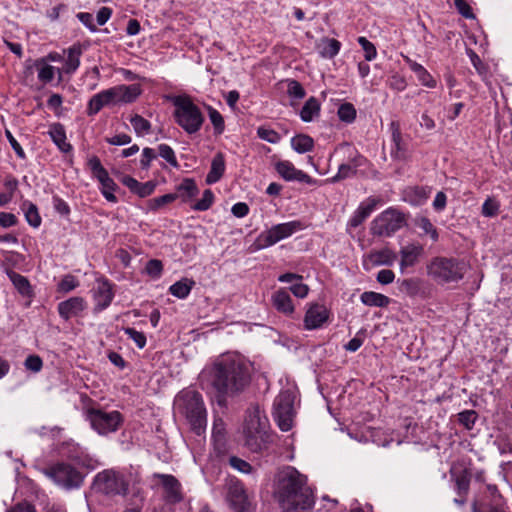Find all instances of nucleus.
<instances>
[{"instance_id":"f257e3e1","label":"nucleus","mask_w":512,"mask_h":512,"mask_svg":"<svg viewBox=\"0 0 512 512\" xmlns=\"http://www.w3.org/2000/svg\"><path fill=\"white\" fill-rule=\"evenodd\" d=\"M273 497L282 512H306L315 503L314 492L306 475L293 466H284L273 480Z\"/></svg>"},{"instance_id":"f03ea898","label":"nucleus","mask_w":512,"mask_h":512,"mask_svg":"<svg viewBox=\"0 0 512 512\" xmlns=\"http://www.w3.org/2000/svg\"><path fill=\"white\" fill-rule=\"evenodd\" d=\"M201 377L215 390L219 403L226 396L242 392L251 380L249 366L231 354L218 357L212 366L203 370Z\"/></svg>"},{"instance_id":"7ed1b4c3","label":"nucleus","mask_w":512,"mask_h":512,"mask_svg":"<svg viewBox=\"0 0 512 512\" xmlns=\"http://www.w3.org/2000/svg\"><path fill=\"white\" fill-rule=\"evenodd\" d=\"M176 403L190 425V429L198 436L206 430L207 413L202 396L195 390H183L176 398Z\"/></svg>"},{"instance_id":"20e7f679","label":"nucleus","mask_w":512,"mask_h":512,"mask_svg":"<svg viewBox=\"0 0 512 512\" xmlns=\"http://www.w3.org/2000/svg\"><path fill=\"white\" fill-rule=\"evenodd\" d=\"M141 94L138 84L118 85L94 95L88 103L87 114H97L103 107L119 103H131Z\"/></svg>"},{"instance_id":"39448f33","label":"nucleus","mask_w":512,"mask_h":512,"mask_svg":"<svg viewBox=\"0 0 512 512\" xmlns=\"http://www.w3.org/2000/svg\"><path fill=\"white\" fill-rule=\"evenodd\" d=\"M176 123L188 134L198 132L204 122L200 109L189 97H177L174 100Z\"/></svg>"},{"instance_id":"423d86ee","label":"nucleus","mask_w":512,"mask_h":512,"mask_svg":"<svg viewBox=\"0 0 512 512\" xmlns=\"http://www.w3.org/2000/svg\"><path fill=\"white\" fill-rule=\"evenodd\" d=\"M465 267L456 259L436 257L427 266V273L441 283L456 282L463 278Z\"/></svg>"},{"instance_id":"0eeeda50","label":"nucleus","mask_w":512,"mask_h":512,"mask_svg":"<svg viewBox=\"0 0 512 512\" xmlns=\"http://www.w3.org/2000/svg\"><path fill=\"white\" fill-rule=\"evenodd\" d=\"M42 473L64 489L79 488L83 483L82 473L68 463L59 462L42 469Z\"/></svg>"},{"instance_id":"6e6552de","label":"nucleus","mask_w":512,"mask_h":512,"mask_svg":"<svg viewBox=\"0 0 512 512\" xmlns=\"http://www.w3.org/2000/svg\"><path fill=\"white\" fill-rule=\"evenodd\" d=\"M406 225V217L402 212L389 208L379 214L371 223V233L378 237H390Z\"/></svg>"},{"instance_id":"1a4fd4ad","label":"nucleus","mask_w":512,"mask_h":512,"mask_svg":"<svg viewBox=\"0 0 512 512\" xmlns=\"http://www.w3.org/2000/svg\"><path fill=\"white\" fill-rule=\"evenodd\" d=\"M86 417L91 427L100 435L117 431L123 422V417L119 411L106 412L97 408H89L86 411Z\"/></svg>"},{"instance_id":"9d476101","label":"nucleus","mask_w":512,"mask_h":512,"mask_svg":"<svg viewBox=\"0 0 512 512\" xmlns=\"http://www.w3.org/2000/svg\"><path fill=\"white\" fill-rule=\"evenodd\" d=\"M96 491L105 495H125L128 485L123 476L113 469H106L99 472L93 481Z\"/></svg>"},{"instance_id":"9b49d317","label":"nucleus","mask_w":512,"mask_h":512,"mask_svg":"<svg viewBox=\"0 0 512 512\" xmlns=\"http://www.w3.org/2000/svg\"><path fill=\"white\" fill-rule=\"evenodd\" d=\"M301 229H303V225L300 221L277 224L257 237L254 242L255 249L260 250L272 246Z\"/></svg>"},{"instance_id":"f8f14e48","label":"nucleus","mask_w":512,"mask_h":512,"mask_svg":"<svg viewBox=\"0 0 512 512\" xmlns=\"http://www.w3.org/2000/svg\"><path fill=\"white\" fill-rule=\"evenodd\" d=\"M294 396L290 391H282L275 398L273 416L278 427L286 432L293 426Z\"/></svg>"},{"instance_id":"ddd939ff","label":"nucleus","mask_w":512,"mask_h":512,"mask_svg":"<svg viewBox=\"0 0 512 512\" xmlns=\"http://www.w3.org/2000/svg\"><path fill=\"white\" fill-rule=\"evenodd\" d=\"M227 499L236 512H250L251 503L241 482L235 481L229 484Z\"/></svg>"},{"instance_id":"4468645a","label":"nucleus","mask_w":512,"mask_h":512,"mask_svg":"<svg viewBox=\"0 0 512 512\" xmlns=\"http://www.w3.org/2000/svg\"><path fill=\"white\" fill-rule=\"evenodd\" d=\"M161 480L164 489V500L167 503L175 504L183 500L181 484L176 477L170 474H156Z\"/></svg>"},{"instance_id":"2eb2a0df","label":"nucleus","mask_w":512,"mask_h":512,"mask_svg":"<svg viewBox=\"0 0 512 512\" xmlns=\"http://www.w3.org/2000/svg\"><path fill=\"white\" fill-rule=\"evenodd\" d=\"M278 174L286 181H299L306 184L314 183V180L302 170H298L289 161H278L275 164Z\"/></svg>"},{"instance_id":"dca6fc26","label":"nucleus","mask_w":512,"mask_h":512,"mask_svg":"<svg viewBox=\"0 0 512 512\" xmlns=\"http://www.w3.org/2000/svg\"><path fill=\"white\" fill-rule=\"evenodd\" d=\"M6 274L16 291L27 300L26 305L29 306L33 297L35 296V292L28 278L12 269H7Z\"/></svg>"},{"instance_id":"f3484780","label":"nucleus","mask_w":512,"mask_h":512,"mask_svg":"<svg viewBox=\"0 0 512 512\" xmlns=\"http://www.w3.org/2000/svg\"><path fill=\"white\" fill-rule=\"evenodd\" d=\"M329 318L328 310L319 304L312 305L304 317V326L308 330L317 329Z\"/></svg>"},{"instance_id":"a211bd4d","label":"nucleus","mask_w":512,"mask_h":512,"mask_svg":"<svg viewBox=\"0 0 512 512\" xmlns=\"http://www.w3.org/2000/svg\"><path fill=\"white\" fill-rule=\"evenodd\" d=\"M86 308L85 300L82 297H71L58 304V313L64 320L78 316Z\"/></svg>"},{"instance_id":"6ab92c4d","label":"nucleus","mask_w":512,"mask_h":512,"mask_svg":"<svg viewBox=\"0 0 512 512\" xmlns=\"http://www.w3.org/2000/svg\"><path fill=\"white\" fill-rule=\"evenodd\" d=\"M245 445L253 453H261L268 449L272 442V435L269 432L244 433Z\"/></svg>"},{"instance_id":"aec40b11","label":"nucleus","mask_w":512,"mask_h":512,"mask_svg":"<svg viewBox=\"0 0 512 512\" xmlns=\"http://www.w3.org/2000/svg\"><path fill=\"white\" fill-rule=\"evenodd\" d=\"M451 478L455 481L457 493L466 496L469 492L472 473L466 467L453 465L450 469Z\"/></svg>"},{"instance_id":"412c9836","label":"nucleus","mask_w":512,"mask_h":512,"mask_svg":"<svg viewBox=\"0 0 512 512\" xmlns=\"http://www.w3.org/2000/svg\"><path fill=\"white\" fill-rule=\"evenodd\" d=\"M267 428V419L261 416L260 410L257 407L248 410L245 418L244 433L268 432Z\"/></svg>"},{"instance_id":"4be33fe9","label":"nucleus","mask_w":512,"mask_h":512,"mask_svg":"<svg viewBox=\"0 0 512 512\" xmlns=\"http://www.w3.org/2000/svg\"><path fill=\"white\" fill-rule=\"evenodd\" d=\"M423 253V246L420 244L411 243L401 248L400 255H401V261H400V269L403 273L404 270L407 267L414 266L417 262L419 257Z\"/></svg>"},{"instance_id":"5701e85b","label":"nucleus","mask_w":512,"mask_h":512,"mask_svg":"<svg viewBox=\"0 0 512 512\" xmlns=\"http://www.w3.org/2000/svg\"><path fill=\"white\" fill-rule=\"evenodd\" d=\"M97 284V289L94 294L96 309L103 310L110 305L114 295L111 285L107 280H98Z\"/></svg>"},{"instance_id":"b1692460","label":"nucleus","mask_w":512,"mask_h":512,"mask_svg":"<svg viewBox=\"0 0 512 512\" xmlns=\"http://www.w3.org/2000/svg\"><path fill=\"white\" fill-rule=\"evenodd\" d=\"M390 131L392 134V141L395 146L391 154L396 159H402L406 155V147L402 140V133L398 121H392L390 123Z\"/></svg>"},{"instance_id":"393cba45","label":"nucleus","mask_w":512,"mask_h":512,"mask_svg":"<svg viewBox=\"0 0 512 512\" xmlns=\"http://www.w3.org/2000/svg\"><path fill=\"white\" fill-rule=\"evenodd\" d=\"M48 133L53 142L62 152L68 153L72 150L71 144L66 142V133L62 124L55 123L51 125Z\"/></svg>"},{"instance_id":"a878e982","label":"nucleus","mask_w":512,"mask_h":512,"mask_svg":"<svg viewBox=\"0 0 512 512\" xmlns=\"http://www.w3.org/2000/svg\"><path fill=\"white\" fill-rule=\"evenodd\" d=\"M225 172V160L222 153H217L211 162V168L206 176L207 184L218 182Z\"/></svg>"},{"instance_id":"bb28decb","label":"nucleus","mask_w":512,"mask_h":512,"mask_svg":"<svg viewBox=\"0 0 512 512\" xmlns=\"http://www.w3.org/2000/svg\"><path fill=\"white\" fill-rule=\"evenodd\" d=\"M368 260L373 266L387 265L391 266L396 260V254L388 248L371 251L368 256Z\"/></svg>"},{"instance_id":"cd10ccee","label":"nucleus","mask_w":512,"mask_h":512,"mask_svg":"<svg viewBox=\"0 0 512 512\" xmlns=\"http://www.w3.org/2000/svg\"><path fill=\"white\" fill-rule=\"evenodd\" d=\"M406 63L409 65V68L416 74L418 80L422 85L427 86L429 88H434L436 86V81L430 75V73L419 63L411 60L409 57H404Z\"/></svg>"},{"instance_id":"c85d7f7f","label":"nucleus","mask_w":512,"mask_h":512,"mask_svg":"<svg viewBox=\"0 0 512 512\" xmlns=\"http://www.w3.org/2000/svg\"><path fill=\"white\" fill-rule=\"evenodd\" d=\"M361 302L370 307H387L390 304V298L384 294L374 291H365L360 296Z\"/></svg>"},{"instance_id":"c756f323","label":"nucleus","mask_w":512,"mask_h":512,"mask_svg":"<svg viewBox=\"0 0 512 512\" xmlns=\"http://www.w3.org/2000/svg\"><path fill=\"white\" fill-rule=\"evenodd\" d=\"M176 190L178 197H180L183 202L191 200L199 193L196 182L192 178L183 179V181L176 187Z\"/></svg>"},{"instance_id":"7c9ffc66","label":"nucleus","mask_w":512,"mask_h":512,"mask_svg":"<svg viewBox=\"0 0 512 512\" xmlns=\"http://www.w3.org/2000/svg\"><path fill=\"white\" fill-rule=\"evenodd\" d=\"M320 102L315 97H310L303 105L300 111V118L304 122H311L320 114Z\"/></svg>"},{"instance_id":"2f4dec72","label":"nucleus","mask_w":512,"mask_h":512,"mask_svg":"<svg viewBox=\"0 0 512 512\" xmlns=\"http://www.w3.org/2000/svg\"><path fill=\"white\" fill-rule=\"evenodd\" d=\"M273 304L278 311L285 314H291L294 311L292 299L285 290H279L273 295Z\"/></svg>"},{"instance_id":"473e14b6","label":"nucleus","mask_w":512,"mask_h":512,"mask_svg":"<svg viewBox=\"0 0 512 512\" xmlns=\"http://www.w3.org/2000/svg\"><path fill=\"white\" fill-rule=\"evenodd\" d=\"M375 205L376 200L374 199H371L370 203L368 204H361L351 217L349 225L355 228L362 224L364 220L372 213Z\"/></svg>"},{"instance_id":"72a5a7b5","label":"nucleus","mask_w":512,"mask_h":512,"mask_svg":"<svg viewBox=\"0 0 512 512\" xmlns=\"http://www.w3.org/2000/svg\"><path fill=\"white\" fill-rule=\"evenodd\" d=\"M195 285L194 280L188 278H182L170 286V293L180 299L186 298L193 286Z\"/></svg>"},{"instance_id":"f704fd0d","label":"nucleus","mask_w":512,"mask_h":512,"mask_svg":"<svg viewBox=\"0 0 512 512\" xmlns=\"http://www.w3.org/2000/svg\"><path fill=\"white\" fill-rule=\"evenodd\" d=\"M293 149L298 153H306L313 149V139L305 134H299L291 139Z\"/></svg>"},{"instance_id":"c9c22d12","label":"nucleus","mask_w":512,"mask_h":512,"mask_svg":"<svg viewBox=\"0 0 512 512\" xmlns=\"http://www.w3.org/2000/svg\"><path fill=\"white\" fill-rule=\"evenodd\" d=\"M360 159V156L358 158H354L352 161L353 165L341 164L339 166L337 174L334 177H332L331 181L335 183L353 176L356 173V168L361 165V162L359 161Z\"/></svg>"},{"instance_id":"e433bc0d","label":"nucleus","mask_w":512,"mask_h":512,"mask_svg":"<svg viewBox=\"0 0 512 512\" xmlns=\"http://www.w3.org/2000/svg\"><path fill=\"white\" fill-rule=\"evenodd\" d=\"M82 49L79 45H73L68 50V56L66 60V72L73 73L80 65V56Z\"/></svg>"},{"instance_id":"4c0bfd02","label":"nucleus","mask_w":512,"mask_h":512,"mask_svg":"<svg viewBox=\"0 0 512 512\" xmlns=\"http://www.w3.org/2000/svg\"><path fill=\"white\" fill-rule=\"evenodd\" d=\"M23 208L25 209V218L27 222L34 228L39 227L41 224V217L37 206L31 202H24Z\"/></svg>"},{"instance_id":"58836bf2","label":"nucleus","mask_w":512,"mask_h":512,"mask_svg":"<svg viewBox=\"0 0 512 512\" xmlns=\"http://www.w3.org/2000/svg\"><path fill=\"white\" fill-rule=\"evenodd\" d=\"M177 198H178L177 193H168V194L148 200L147 206L150 210L156 211V210L164 207L165 205L172 203Z\"/></svg>"},{"instance_id":"ea45409f","label":"nucleus","mask_w":512,"mask_h":512,"mask_svg":"<svg viewBox=\"0 0 512 512\" xmlns=\"http://www.w3.org/2000/svg\"><path fill=\"white\" fill-rule=\"evenodd\" d=\"M422 286V281L418 278L403 279L400 282V290L409 296H416Z\"/></svg>"},{"instance_id":"a19ab883","label":"nucleus","mask_w":512,"mask_h":512,"mask_svg":"<svg viewBox=\"0 0 512 512\" xmlns=\"http://www.w3.org/2000/svg\"><path fill=\"white\" fill-rule=\"evenodd\" d=\"M322 50L320 54L325 58H333L340 50V42L333 38H326L322 41Z\"/></svg>"},{"instance_id":"79ce46f5","label":"nucleus","mask_w":512,"mask_h":512,"mask_svg":"<svg viewBox=\"0 0 512 512\" xmlns=\"http://www.w3.org/2000/svg\"><path fill=\"white\" fill-rule=\"evenodd\" d=\"M338 117L341 121L352 123L356 118V109L351 103H343L338 108Z\"/></svg>"},{"instance_id":"37998d69","label":"nucleus","mask_w":512,"mask_h":512,"mask_svg":"<svg viewBox=\"0 0 512 512\" xmlns=\"http://www.w3.org/2000/svg\"><path fill=\"white\" fill-rule=\"evenodd\" d=\"M130 122L137 135L147 134L151 129L150 122L138 114L132 116Z\"/></svg>"},{"instance_id":"c03bdc74","label":"nucleus","mask_w":512,"mask_h":512,"mask_svg":"<svg viewBox=\"0 0 512 512\" xmlns=\"http://www.w3.org/2000/svg\"><path fill=\"white\" fill-rule=\"evenodd\" d=\"M158 155L168 162L172 167L178 168L179 163L175 156L174 150L167 144H160L158 146Z\"/></svg>"},{"instance_id":"a18cd8bd","label":"nucleus","mask_w":512,"mask_h":512,"mask_svg":"<svg viewBox=\"0 0 512 512\" xmlns=\"http://www.w3.org/2000/svg\"><path fill=\"white\" fill-rule=\"evenodd\" d=\"M213 201V192L210 189H206L203 192L202 198L192 206V209L196 211H206L211 207Z\"/></svg>"},{"instance_id":"49530a36","label":"nucleus","mask_w":512,"mask_h":512,"mask_svg":"<svg viewBox=\"0 0 512 512\" xmlns=\"http://www.w3.org/2000/svg\"><path fill=\"white\" fill-rule=\"evenodd\" d=\"M472 512H504L502 507V503L498 501L495 502H481L477 504L476 502L472 505Z\"/></svg>"},{"instance_id":"de8ad7c7","label":"nucleus","mask_w":512,"mask_h":512,"mask_svg":"<svg viewBox=\"0 0 512 512\" xmlns=\"http://www.w3.org/2000/svg\"><path fill=\"white\" fill-rule=\"evenodd\" d=\"M208 115L211 123L213 124L216 134H221L224 131L225 124L222 115L211 106H208Z\"/></svg>"},{"instance_id":"09e8293b","label":"nucleus","mask_w":512,"mask_h":512,"mask_svg":"<svg viewBox=\"0 0 512 512\" xmlns=\"http://www.w3.org/2000/svg\"><path fill=\"white\" fill-rule=\"evenodd\" d=\"M416 226L419 227L424 234H429L433 241H437L438 232L431 221L426 217L416 219Z\"/></svg>"},{"instance_id":"8fccbe9b","label":"nucleus","mask_w":512,"mask_h":512,"mask_svg":"<svg viewBox=\"0 0 512 512\" xmlns=\"http://www.w3.org/2000/svg\"><path fill=\"white\" fill-rule=\"evenodd\" d=\"M287 93L290 97L302 99L306 92L300 82L294 79L287 80Z\"/></svg>"},{"instance_id":"3c124183","label":"nucleus","mask_w":512,"mask_h":512,"mask_svg":"<svg viewBox=\"0 0 512 512\" xmlns=\"http://www.w3.org/2000/svg\"><path fill=\"white\" fill-rule=\"evenodd\" d=\"M163 272V264L158 259H151L146 263L145 273L150 277L157 279Z\"/></svg>"},{"instance_id":"603ef678","label":"nucleus","mask_w":512,"mask_h":512,"mask_svg":"<svg viewBox=\"0 0 512 512\" xmlns=\"http://www.w3.org/2000/svg\"><path fill=\"white\" fill-rule=\"evenodd\" d=\"M102 194L105 199L109 202H117V197L114 195V191L117 189V184L112 178L106 179V182L102 183Z\"/></svg>"},{"instance_id":"864d4df0","label":"nucleus","mask_w":512,"mask_h":512,"mask_svg":"<svg viewBox=\"0 0 512 512\" xmlns=\"http://www.w3.org/2000/svg\"><path fill=\"white\" fill-rule=\"evenodd\" d=\"M477 419V413L474 410H465L458 414V421L467 429H472Z\"/></svg>"},{"instance_id":"5fc2aeb1","label":"nucleus","mask_w":512,"mask_h":512,"mask_svg":"<svg viewBox=\"0 0 512 512\" xmlns=\"http://www.w3.org/2000/svg\"><path fill=\"white\" fill-rule=\"evenodd\" d=\"M123 330H124V333L135 342V344L137 345L138 348L142 349L145 347L146 336L144 335V333L139 332V331L135 330L134 328H130V327L124 328Z\"/></svg>"},{"instance_id":"6e6d98bb","label":"nucleus","mask_w":512,"mask_h":512,"mask_svg":"<svg viewBox=\"0 0 512 512\" xmlns=\"http://www.w3.org/2000/svg\"><path fill=\"white\" fill-rule=\"evenodd\" d=\"M358 43L361 45L365 52L364 57L366 61H371L376 57L377 52L373 43H371L365 37H359Z\"/></svg>"},{"instance_id":"4d7b16f0","label":"nucleus","mask_w":512,"mask_h":512,"mask_svg":"<svg viewBox=\"0 0 512 512\" xmlns=\"http://www.w3.org/2000/svg\"><path fill=\"white\" fill-rule=\"evenodd\" d=\"M229 464L236 470L242 472V473H246V474H249L252 472L253 468L252 466L245 460L239 458V457H236V456H231L229 458Z\"/></svg>"},{"instance_id":"13d9d810","label":"nucleus","mask_w":512,"mask_h":512,"mask_svg":"<svg viewBox=\"0 0 512 512\" xmlns=\"http://www.w3.org/2000/svg\"><path fill=\"white\" fill-rule=\"evenodd\" d=\"M78 286V281L73 275H65L58 284L60 292H70Z\"/></svg>"},{"instance_id":"bf43d9fd","label":"nucleus","mask_w":512,"mask_h":512,"mask_svg":"<svg viewBox=\"0 0 512 512\" xmlns=\"http://www.w3.org/2000/svg\"><path fill=\"white\" fill-rule=\"evenodd\" d=\"M257 135L260 139L265 140L269 143H276L280 139V136L276 131L264 127H259L257 129Z\"/></svg>"},{"instance_id":"052dcab7","label":"nucleus","mask_w":512,"mask_h":512,"mask_svg":"<svg viewBox=\"0 0 512 512\" xmlns=\"http://www.w3.org/2000/svg\"><path fill=\"white\" fill-rule=\"evenodd\" d=\"M455 7L460 15L466 19H474L475 14L471 6L465 0H454Z\"/></svg>"},{"instance_id":"680f3d73","label":"nucleus","mask_w":512,"mask_h":512,"mask_svg":"<svg viewBox=\"0 0 512 512\" xmlns=\"http://www.w3.org/2000/svg\"><path fill=\"white\" fill-rule=\"evenodd\" d=\"M24 366L27 370L36 373L42 369L43 361L38 355H29L24 362Z\"/></svg>"},{"instance_id":"e2e57ef3","label":"nucleus","mask_w":512,"mask_h":512,"mask_svg":"<svg viewBox=\"0 0 512 512\" xmlns=\"http://www.w3.org/2000/svg\"><path fill=\"white\" fill-rule=\"evenodd\" d=\"M157 154L154 149L146 147L142 151V159L140 161V165L142 169H148L150 167L151 161L156 159Z\"/></svg>"},{"instance_id":"0e129e2a","label":"nucleus","mask_w":512,"mask_h":512,"mask_svg":"<svg viewBox=\"0 0 512 512\" xmlns=\"http://www.w3.org/2000/svg\"><path fill=\"white\" fill-rule=\"evenodd\" d=\"M156 188V183L154 181H147L145 183H139L138 189L136 191V194L139 197H147L151 195Z\"/></svg>"},{"instance_id":"69168bd1","label":"nucleus","mask_w":512,"mask_h":512,"mask_svg":"<svg viewBox=\"0 0 512 512\" xmlns=\"http://www.w3.org/2000/svg\"><path fill=\"white\" fill-rule=\"evenodd\" d=\"M38 78L44 83L52 81L54 78V67L51 65H43L38 72Z\"/></svg>"},{"instance_id":"338daca9","label":"nucleus","mask_w":512,"mask_h":512,"mask_svg":"<svg viewBox=\"0 0 512 512\" xmlns=\"http://www.w3.org/2000/svg\"><path fill=\"white\" fill-rule=\"evenodd\" d=\"M498 205L492 199H487L482 206V214L487 217L495 216L498 212Z\"/></svg>"},{"instance_id":"774afa93","label":"nucleus","mask_w":512,"mask_h":512,"mask_svg":"<svg viewBox=\"0 0 512 512\" xmlns=\"http://www.w3.org/2000/svg\"><path fill=\"white\" fill-rule=\"evenodd\" d=\"M395 274L392 270L383 269L380 270L377 274V281L382 285L390 284L394 281Z\"/></svg>"}]
</instances>
